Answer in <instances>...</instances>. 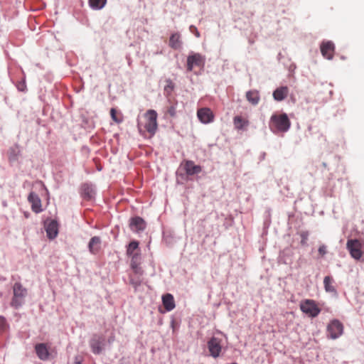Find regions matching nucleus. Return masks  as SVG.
<instances>
[{"label": "nucleus", "mask_w": 364, "mask_h": 364, "mask_svg": "<svg viewBox=\"0 0 364 364\" xmlns=\"http://www.w3.org/2000/svg\"><path fill=\"white\" fill-rule=\"evenodd\" d=\"M141 262V257L140 253H137L136 255L130 257V266L135 274H143L144 271L140 267Z\"/></svg>", "instance_id": "nucleus-13"}, {"label": "nucleus", "mask_w": 364, "mask_h": 364, "mask_svg": "<svg viewBox=\"0 0 364 364\" xmlns=\"http://www.w3.org/2000/svg\"><path fill=\"white\" fill-rule=\"evenodd\" d=\"M140 253L139 249V242L137 241H132L127 249V255L129 257Z\"/></svg>", "instance_id": "nucleus-23"}, {"label": "nucleus", "mask_w": 364, "mask_h": 364, "mask_svg": "<svg viewBox=\"0 0 364 364\" xmlns=\"http://www.w3.org/2000/svg\"><path fill=\"white\" fill-rule=\"evenodd\" d=\"M198 119L203 124H208L214 120V114L212 110L208 107L198 109L197 111Z\"/></svg>", "instance_id": "nucleus-10"}, {"label": "nucleus", "mask_w": 364, "mask_h": 364, "mask_svg": "<svg viewBox=\"0 0 364 364\" xmlns=\"http://www.w3.org/2000/svg\"><path fill=\"white\" fill-rule=\"evenodd\" d=\"M343 333V325L337 319L332 320L327 326V336L331 339H336Z\"/></svg>", "instance_id": "nucleus-5"}, {"label": "nucleus", "mask_w": 364, "mask_h": 364, "mask_svg": "<svg viewBox=\"0 0 364 364\" xmlns=\"http://www.w3.org/2000/svg\"><path fill=\"white\" fill-rule=\"evenodd\" d=\"M221 339L213 337L208 342L210 354L213 358H218L222 350Z\"/></svg>", "instance_id": "nucleus-9"}, {"label": "nucleus", "mask_w": 364, "mask_h": 364, "mask_svg": "<svg viewBox=\"0 0 364 364\" xmlns=\"http://www.w3.org/2000/svg\"><path fill=\"white\" fill-rule=\"evenodd\" d=\"M13 292L14 296L11 301V306L18 309L23 304L27 290L21 283L16 282L13 287Z\"/></svg>", "instance_id": "nucleus-3"}, {"label": "nucleus", "mask_w": 364, "mask_h": 364, "mask_svg": "<svg viewBox=\"0 0 364 364\" xmlns=\"http://www.w3.org/2000/svg\"><path fill=\"white\" fill-rule=\"evenodd\" d=\"M321 52L322 55L328 60H331L333 58L335 46L331 41L323 42L321 44Z\"/></svg>", "instance_id": "nucleus-12"}, {"label": "nucleus", "mask_w": 364, "mask_h": 364, "mask_svg": "<svg viewBox=\"0 0 364 364\" xmlns=\"http://www.w3.org/2000/svg\"><path fill=\"white\" fill-rule=\"evenodd\" d=\"M17 154L15 151V149H12L10 150L9 159L10 161H14L17 159Z\"/></svg>", "instance_id": "nucleus-31"}, {"label": "nucleus", "mask_w": 364, "mask_h": 364, "mask_svg": "<svg viewBox=\"0 0 364 364\" xmlns=\"http://www.w3.org/2000/svg\"><path fill=\"white\" fill-rule=\"evenodd\" d=\"M168 85L165 87V90H166L168 87H169L171 90H172L173 88L172 82L171 80H168Z\"/></svg>", "instance_id": "nucleus-34"}, {"label": "nucleus", "mask_w": 364, "mask_h": 364, "mask_svg": "<svg viewBox=\"0 0 364 364\" xmlns=\"http://www.w3.org/2000/svg\"><path fill=\"white\" fill-rule=\"evenodd\" d=\"M290 121L286 114H273L271 117L269 127L273 132H287L290 127Z\"/></svg>", "instance_id": "nucleus-2"}, {"label": "nucleus", "mask_w": 364, "mask_h": 364, "mask_svg": "<svg viewBox=\"0 0 364 364\" xmlns=\"http://www.w3.org/2000/svg\"><path fill=\"white\" fill-rule=\"evenodd\" d=\"M181 166L183 167L188 176H193L201 172L202 167L199 165H196L193 161L185 160L182 162Z\"/></svg>", "instance_id": "nucleus-11"}, {"label": "nucleus", "mask_w": 364, "mask_h": 364, "mask_svg": "<svg viewBox=\"0 0 364 364\" xmlns=\"http://www.w3.org/2000/svg\"><path fill=\"white\" fill-rule=\"evenodd\" d=\"M289 94V88L287 86H282L277 88L273 92V97L276 101L284 100Z\"/></svg>", "instance_id": "nucleus-20"}, {"label": "nucleus", "mask_w": 364, "mask_h": 364, "mask_svg": "<svg viewBox=\"0 0 364 364\" xmlns=\"http://www.w3.org/2000/svg\"><path fill=\"white\" fill-rule=\"evenodd\" d=\"M141 276L139 274H135L134 271H132V273L129 275V282L130 284L134 286L135 288L140 286L142 282Z\"/></svg>", "instance_id": "nucleus-26"}, {"label": "nucleus", "mask_w": 364, "mask_h": 364, "mask_svg": "<svg viewBox=\"0 0 364 364\" xmlns=\"http://www.w3.org/2000/svg\"><path fill=\"white\" fill-rule=\"evenodd\" d=\"M346 246L352 257L359 259L362 257L361 243L358 240H348Z\"/></svg>", "instance_id": "nucleus-7"}, {"label": "nucleus", "mask_w": 364, "mask_h": 364, "mask_svg": "<svg viewBox=\"0 0 364 364\" xmlns=\"http://www.w3.org/2000/svg\"><path fill=\"white\" fill-rule=\"evenodd\" d=\"M300 309L302 312L311 317H316L321 312V309L314 300L305 299L300 304Z\"/></svg>", "instance_id": "nucleus-4"}, {"label": "nucleus", "mask_w": 364, "mask_h": 364, "mask_svg": "<svg viewBox=\"0 0 364 364\" xmlns=\"http://www.w3.org/2000/svg\"><path fill=\"white\" fill-rule=\"evenodd\" d=\"M318 254L321 257H323L327 253V247L326 245H322L318 247Z\"/></svg>", "instance_id": "nucleus-30"}, {"label": "nucleus", "mask_w": 364, "mask_h": 364, "mask_svg": "<svg viewBox=\"0 0 364 364\" xmlns=\"http://www.w3.org/2000/svg\"><path fill=\"white\" fill-rule=\"evenodd\" d=\"M162 303L167 311H171L176 306L174 298L171 294H166L163 295Z\"/></svg>", "instance_id": "nucleus-19"}, {"label": "nucleus", "mask_w": 364, "mask_h": 364, "mask_svg": "<svg viewBox=\"0 0 364 364\" xmlns=\"http://www.w3.org/2000/svg\"><path fill=\"white\" fill-rule=\"evenodd\" d=\"M137 127L139 133L143 136L149 134V137H152L158 129L157 113L154 109H149L142 118L137 120Z\"/></svg>", "instance_id": "nucleus-1"}, {"label": "nucleus", "mask_w": 364, "mask_h": 364, "mask_svg": "<svg viewBox=\"0 0 364 364\" xmlns=\"http://www.w3.org/2000/svg\"><path fill=\"white\" fill-rule=\"evenodd\" d=\"M76 364H80V361H76Z\"/></svg>", "instance_id": "nucleus-37"}, {"label": "nucleus", "mask_w": 364, "mask_h": 364, "mask_svg": "<svg viewBox=\"0 0 364 364\" xmlns=\"http://www.w3.org/2000/svg\"><path fill=\"white\" fill-rule=\"evenodd\" d=\"M113 340H114V338L111 337L109 338L108 341H109V343H111Z\"/></svg>", "instance_id": "nucleus-35"}, {"label": "nucleus", "mask_w": 364, "mask_h": 364, "mask_svg": "<svg viewBox=\"0 0 364 364\" xmlns=\"http://www.w3.org/2000/svg\"><path fill=\"white\" fill-rule=\"evenodd\" d=\"M247 100L253 105H257L260 100L259 93L257 90H250L246 93Z\"/></svg>", "instance_id": "nucleus-21"}, {"label": "nucleus", "mask_w": 364, "mask_h": 364, "mask_svg": "<svg viewBox=\"0 0 364 364\" xmlns=\"http://www.w3.org/2000/svg\"><path fill=\"white\" fill-rule=\"evenodd\" d=\"M47 236L50 239H54L58 234V224L55 220H50L46 225Z\"/></svg>", "instance_id": "nucleus-17"}, {"label": "nucleus", "mask_w": 364, "mask_h": 364, "mask_svg": "<svg viewBox=\"0 0 364 364\" xmlns=\"http://www.w3.org/2000/svg\"><path fill=\"white\" fill-rule=\"evenodd\" d=\"M107 0H89V5L93 9H101L106 4Z\"/></svg>", "instance_id": "nucleus-27"}, {"label": "nucleus", "mask_w": 364, "mask_h": 364, "mask_svg": "<svg viewBox=\"0 0 364 364\" xmlns=\"http://www.w3.org/2000/svg\"><path fill=\"white\" fill-rule=\"evenodd\" d=\"M129 228L134 232H139L145 229L146 223L141 218L134 217L130 220Z\"/></svg>", "instance_id": "nucleus-16"}, {"label": "nucleus", "mask_w": 364, "mask_h": 364, "mask_svg": "<svg viewBox=\"0 0 364 364\" xmlns=\"http://www.w3.org/2000/svg\"><path fill=\"white\" fill-rule=\"evenodd\" d=\"M85 194L89 198L92 197V190L89 188V187H86L84 188Z\"/></svg>", "instance_id": "nucleus-33"}, {"label": "nucleus", "mask_w": 364, "mask_h": 364, "mask_svg": "<svg viewBox=\"0 0 364 364\" xmlns=\"http://www.w3.org/2000/svg\"><path fill=\"white\" fill-rule=\"evenodd\" d=\"M196 36H197V37H198V36H199V33H198V32H196Z\"/></svg>", "instance_id": "nucleus-36"}, {"label": "nucleus", "mask_w": 364, "mask_h": 364, "mask_svg": "<svg viewBox=\"0 0 364 364\" xmlns=\"http://www.w3.org/2000/svg\"><path fill=\"white\" fill-rule=\"evenodd\" d=\"M110 115H111V117L112 119L117 123H120L122 122V118H119L117 116V110L114 109V108H112L111 110H110Z\"/></svg>", "instance_id": "nucleus-29"}, {"label": "nucleus", "mask_w": 364, "mask_h": 364, "mask_svg": "<svg viewBox=\"0 0 364 364\" xmlns=\"http://www.w3.org/2000/svg\"><path fill=\"white\" fill-rule=\"evenodd\" d=\"M8 328V324L4 317L0 316V333L6 331Z\"/></svg>", "instance_id": "nucleus-28"}, {"label": "nucleus", "mask_w": 364, "mask_h": 364, "mask_svg": "<svg viewBox=\"0 0 364 364\" xmlns=\"http://www.w3.org/2000/svg\"><path fill=\"white\" fill-rule=\"evenodd\" d=\"M205 58L200 53H193L187 58V70L191 72L194 67L203 68L205 65Z\"/></svg>", "instance_id": "nucleus-6"}, {"label": "nucleus", "mask_w": 364, "mask_h": 364, "mask_svg": "<svg viewBox=\"0 0 364 364\" xmlns=\"http://www.w3.org/2000/svg\"><path fill=\"white\" fill-rule=\"evenodd\" d=\"M333 279L329 276H326L323 279V284L325 290L327 292L336 293V289L333 286Z\"/></svg>", "instance_id": "nucleus-25"}, {"label": "nucleus", "mask_w": 364, "mask_h": 364, "mask_svg": "<svg viewBox=\"0 0 364 364\" xmlns=\"http://www.w3.org/2000/svg\"><path fill=\"white\" fill-rule=\"evenodd\" d=\"M105 346L103 336L97 334L93 335L90 341V346L94 354H100L102 352Z\"/></svg>", "instance_id": "nucleus-8"}, {"label": "nucleus", "mask_w": 364, "mask_h": 364, "mask_svg": "<svg viewBox=\"0 0 364 364\" xmlns=\"http://www.w3.org/2000/svg\"><path fill=\"white\" fill-rule=\"evenodd\" d=\"M49 347L46 343H38L35 346L37 356L42 360H48L50 356Z\"/></svg>", "instance_id": "nucleus-14"}, {"label": "nucleus", "mask_w": 364, "mask_h": 364, "mask_svg": "<svg viewBox=\"0 0 364 364\" xmlns=\"http://www.w3.org/2000/svg\"><path fill=\"white\" fill-rule=\"evenodd\" d=\"M89 251L94 255L99 252L101 248V240L100 237H92L88 244Z\"/></svg>", "instance_id": "nucleus-18"}, {"label": "nucleus", "mask_w": 364, "mask_h": 364, "mask_svg": "<svg viewBox=\"0 0 364 364\" xmlns=\"http://www.w3.org/2000/svg\"><path fill=\"white\" fill-rule=\"evenodd\" d=\"M168 113L171 117H174L176 115V107L172 105L168 109Z\"/></svg>", "instance_id": "nucleus-32"}, {"label": "nucleus", "mask_w": 364, "mask_h": 364, "mask_svg": "<svg viewBox=\"0 0 364 364\" xmlns=\"http://www.w3.org/2000/svg\"><path fill=\"white\" fill-rule=\"evenodd\" d=\"M28 200L31 204V209L33 212L38 213L42 211L41 200L36 193L31 192L28 195Z\"/></svg>", "instance_id": "nucleus-15"}, {"label": "nucleus", "mask_w": 364, "mask_h": 364, "mask_svg": "<svg viewBox=\"0 0 364 364\" xmlns=\"http://www.w3.org/2000/svg\"><path fill=\"white\" fill-rule=\"evenodd\" d=\"M233 123L235 129L240 130L242 129L245 127L247 126L249 122L240 116H235L233 119Z\"/></svg>", "instance_id": "nucleus-24"}, {"label": "nucleus", "mask_w": 364, "mask_h": 364, "mask_svg": "<svg viewBox=\"0 0 364 364\" xmlns=\"http://www.w3.org/2000/svg\"><path fill=\"white\" fill-rule=\"evenodd\" d=\"M169 46L172 48L177 50L181 48V36L178 33H175L171 35L169 39Z\"/></svg>", "instance_id": "nucleus-22"}]
</instances>
